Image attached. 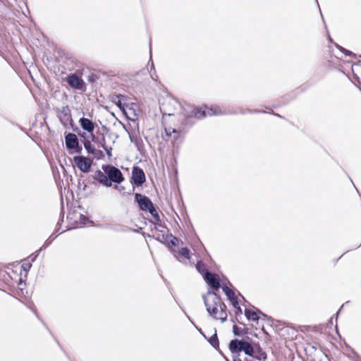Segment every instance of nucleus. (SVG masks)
Listing matches in <instances>:
<instances>
[{
    "mask_svg": "<svg viewBox=\"0 0 361 361\" xmlns=\"http://www.w3.org/2000/svg\"><path fill=\"white\" fill-rule=\"evenodd\" d=\"M102 171L97 169L91 175L93 181H88V183L97 185L101 184L106 188L112 186V183L121 184L124 180V177L119 169L106 164L102 165Z\"/></svg>",
    "mask_w": 361,
    "mask_h": 361,
    "instance_id": "nucleus-1",
    "label": "nucleus"
},
{
    "mask_svg": "<svg viewBox=\"0 0 361 361\" xmlns=\"http://www.w3.org/2000/svg\"><path fill=\"white\" fill-rule=\"evenodd\" d=\"M204 304L208 314L215 319H220L222 323L227 320L226 305L220 295L209 288L207 295H202Z\"/></svg>",
    "mask_w": 361,
    "mask_h": 361,
    "instance_id": "nucleus-2",
    "label": "nucleus"
},
{
    "mask_svg": "<svg viewBox=\"0 0 361 361\" xmlns=\"http://www.w3.org/2000/svg\"><path fill=\"white\" fill-rule=\"evenodd\" d=\"M182 114L183 117L180 119L181 123L189 128L194 124V118L202 119L207 116L205 109L192 106H188L183 108Z\"/></svg>",
    "mask_w": 361,
    "mask_h": 361,
    "instance_id": "nucleus-3",
    "label": "nucleus"
},
{
    "mask_svg": "<svg viewBox=\"0 0 361 361\" xmlns=\"http://www.w3.org/2000/svg\"><path fill=\"white\" fill-rule=\"evenodd\" d=\"M154 238L157 241L166 245L169 249L170 252L173 255V256L178 259L176 250L174 248L178 245L179 239L178 238L174 236L171 233L164 234L161 232L159 233L158 235Z\"/></svg>",
    "mask_w": 361,
    "mask_h": 361,
    "instance_id": "nucleus-4",
    "label": "nucleus"
},
{
    "mask_svg": "<svg viewBox=\"0 0 361 361\" xmlns=\"http://www.w3.org/2000/svg\"><path fill=\"white\" fill-rule=\"evenodd\" d=\"M134 202L137 204L139 209L142 212H149L155 207L149 197L139 192L134 194Z\"/></svg>",
    "mask_w": 361,
    "mask_h": 361,
    "instance_id": "nucleus-5",
    "label": "nucleus"
},
{
    "mask_svg": "<svg viewBox=\"0 0 361 361\" xmlns=\"http://www.w3.org/2000/svg\"><path fill=\"white\" fill-rule=\"evenodd\" d=\"M234 341L231 345L235 352L243 351L246 355L253 358L255 350L247 340L234 338Z\"/></svg>",
    "mask_w": 361,
    "mask_h": 361,
    "instance_id": "nucleus-6",
    "label": "nucleus"
},
{
    "mask_svg": "<svg viewBox=\"0 0 361 361\" xmlns=\"http://www.w3.org/2000/svg\"><path fill=\"white\" fill-rule=\"evenodd\" d=\"M73 162L81 172L87 173L91 171L93 159L88 157L76 155L73 157Z\"/></svg>",
    "mask_w": 361,
    "mask_h": 361,
    "instance_id": "nucleus-7",
    "label": "nucleus"
},
{
    "mask_svg": "<svg viewBox=\"0 0 361 361\" xmlns=\"http://www.w3.org/2000/svg\"><path fill=\"white\" fill-rule=\"evenodd\" d=\"M146 181V176L142 169L139 166H133L131 174V183L137 187H140Z\"/></svg>",
    "mask_w": 361,
    "mask_h": 361,
    "instance_id": "nucleus-8",
    "label": "nucleus"
},
{
    "mask_svg": "<svg viewBox=\"0 0 361 361\" xmlns=\"http://www.w3.org/2000/svg\"><path fill=\"white\" fill-rule=\"evenodd\" d=\"M55 111L59 114L58 118L64 127H67L68 123H73L71 111L68 105L63 106L61 109L56 108Z\"/></svg>",
    "mask_w": 361,
    "mask_h": 361,
    "instance_id": "nucleus-9",
    "label": "nucleus"
},
{
    "mask_svg": "<svg viewBox=\"0 0 361 361\" xmlns=\"http://www.w3.org/2000/svg\"><path fill=\"white\" fill-rule=\"evenodd\" d=\"M66 81L70 87L72 88L85 91L86 85L84 80L79 76L74 73H71L66 77Z\"/></svg>",
    "mask_w": 361,
    "mask_h": 361,
    "instance_id": "nucleus-10",
    "label": "nucleus"
},
{
    "mask_svg": "<svg viewBox=\"0 0 361 361\" xmlns=\"http://www.w3.org/2000/svg\"><path fill=\"white\" fill-rule=\"evenodd\" d=\"M64 217V207L63 203L61 204V211L60 213V218L57 223L58 228L55 229V231L51 234V235L48 238L47 240L42 245V248L44 250L51 244V243L54 240V239L59 235V231L61 227V223L63 221Z\"/></svg>",
    "mask_w": 361,
    "mask_h": 361,
    "instance_id": "nucleus-11",
    "label": "nucleus"
},
{
    "mask_svg": "<svg viewBox=\"0 0 361 361\" xmlns=\"http://www.w3.org/2000/svg\"><path fill=\"white\" fill-rule=\"evenodd\" d=\"M64 137L66 149L70 154H73V147L78 146L79 142L78 135L73 133H65Z\"/></svg>",
    "mask_w": 361,
    "mask_h": 361,
    "instance_id": "nucleus-12",
    "label": "nucleus"
},
{
    "mask_svg": "<svg viewBox=\"0 0 361 361\" xmlns=\"http://www.w3.org/2000/svg\"><path fill=\"white\" fill-rule=\"evenodd\" d=\"M204 281L206 283L211 286L214 290H218L220 288V277L216 274H212L211 272H207L204 277Z\"/></svg>",
    "mask_w": 361,
    "mask_h": 361,
    "instance_id": "nucleus-13",
    "label": "nucleus"
},
{
    "mask_svg": "<svg viewBox=\"0 0 361 361\" xmlns=\"http://www.w3.org/2000/svg\"><path fill=\"white\" fill-rule=\"evenodd\" d=\"M252 307L255 310H256L259 317H262L264 319H266L267 321V324H269L271 326L274 327L276 329V330H281V329L279 328V325L274 324L275 322L278 323L279 325H284L286 324L284 322L275 320L271 317L268 316L267 314H266L265 313L262 312L259 309H258L254 306H252Z\"/></svg>",
    "mask_w": 361,
    "mask_h": 361,
    "instance_id": "nucleus-14",
    "label": "nucleus"
},
{
    "mask_svg": "<svg viewBox=\"0 0 361 361\" xmlns=\"http://www.w3.org/2000/svg\"><path fill=\"white\" fill-rule=\"evenodd\" d=\"M252 307L255 310H256L259 317H262L264 319H266L267 321V324H269L271 326L274 327L276 329V330H281V329L279 328V325L274 324L275 322L278 323L279 325H284L286 324L284 322L275 320L271 317L268 316L267 314H266L265 313L262 312L259 309H258L254 306H252Z\"/></svg>",
    "mask_w": 361,
    "mask_h": 361,
    "instance_id": "nucleus-15",
    "label": "nucleus"
},
{
    "mask_svg": "<svg viewBox=\"0 0 361 361\" xmlns=\"http://www.w3.org/2000/svg\"><path fill=\"white\" fill-rule=\"evenodd\" d=\"M78 123L82 130L88 133L94 132L95 126H97L91 119L85 117H81L79 119Z\"/></svg>",
    "mask_w": 361,
    "mask_h": 361,
    "instance_id": "nucleus-16",
    "label": "nucleus"
},
{
    "mask_svg": "<svg viewBox=\"0 0 361 361\" xmlns=\"http://www.w3.org/2000/svg\"><path fill=\"white\" fill-rule=\"evenodd\" d=\"M245 316L248 321L256 322L258 324L259 316L256 310L245 308L244 311Z\"/></svg>",
    "mask_w": 361,
    "mask_h": 361,
    "instance_id": "nucleus-17",
    "label": "nucleus"
},
{
    "mask_svg": "<svg viewBox=\"0 0 361 361\" xmlns=\"http://www.w3.org/2000/svg\"><path fill=\"white\" fill-rule=\"evenodd\" d=\"M233 333L235 336H247L249 334L248 328H241L238 326L236 324H233Z\"/></svg>",
    "mask_w": 361,
    "mask_h": 361,
    "instance_id": "nucleus-18",
    "label": "nucleus"
},
{
    "mask_svg": "<svg viewBox=\"0 0 361 361\" xmlns=\"http://www.w3.org/2000/svg\"><path fill=\"white\" fill-rule=\"evenodd\" d=\"M209 344L216 350H219V341L216 333V330L214 331V334L211 336L209 338L206 339Z\"/></svg>",
    "mask_w": 361,
    "mask_h": 361,
    "instance_id": "nucleus-19",
    "label": "nucleus"
},
{
    "mask_svg": "<svg viewBox=\"0 0 361 361\" xmlns=\"http://www.w3.org/2000/svg\"><path fill=\"white\" fill-rule=\"evenodd\" d=\"M116 97L117 100H114V102L121 111H123L126 107H128V104L122 102V100L126 99V97L123 94H117Z\"/></svg>",
    "mask_w": 361,
    "mask_h": 361,
    "instance_id": "nucleus-20",
    "label": "nucleus"
},
{
    "mask_svg": "<svg viewBox=\"0 0 361 361\" xmlns=\"http://www.w3.org/2000/svg\"><path fill=\"white\" fill-rule=\"evenodd\" d=\"M197 271L203 276L204 277L207 272H209L207 270V266L205 264L202 262L201 260H198L195 265Z\"/></svg>",
    "mask_w": 361,
    "mask_h": 361,
    "instance_id": "nucleus-21",
    "label": "nucleus"
},
{
    "mask_svg": "<svg viewBox=\"0 0 361 361\" xmlns=\"http://www.w3.org/2000/svg\"><path fill=\"white\" fill-rule=\"evenodd\" d=\"M149 213L151 214L152 217V220H149V221L150 223H152V224H158L159 222H160V216H159V214L158 213V211H157V209L156 207V206L152 209Z\"/></svg>",
    "mask_w": 361,
    "mask_h": 361,
    "instance_id": "nucleus-22",
    "label": "nucleus"
},
{
    "mask_svg": "<svg viewBox=\"0 0 361 361\" xmlns=\"http://www.w3.org/2000/svg\"><path fill=\"white\" fill-rule=\"evenodd\" d=\"M176 254L178 256V260H180L178 257L179 255H181L185 259H190L191 252L188 247H181L178 251L176 250Z\"/></svg>",
    "mask_w": 361,
    "mask_h": 361,
    "instance_id": "nucleus-23",
    "label": "nucleus"
},
{
    "mask_svg": "<svg viewBox=\"0 0 361 361\" xmlns=\"http://www.w3.org/2000/svg\"><path fill=\"white\" fill-rule=\"evenodd\" d=\"M235 341H234V338L231 340L229 343H228V349L232 355V357H233V361H241V359L240 358V353L242 351H238V352H235L234 350H233V348L232 347V343Z\"/></svg>",
    "mask_w": 361,
    "mask_h": 361,
    "instance_id": "nucleus-24",
    "label": "nucleus"
},
{
    "mask_svg": "<svg viewBox=\"0 0 361 361\" xmlns=\"http://www.w3.org/2000/svg\"><path fill=\"white\" fill-rule=\"evenodd\" d=\"M101 142H102V145L99 147H102L105 150L108 157L111 158V156H112V153H111L112 147H109V146H107L106 145L105 135H103V134H102Z\"/></svg>",
    "mask_w": 361,
    "mask_h": 361,
    "instance_id": "nucleus-25",
    "label": "nucleus"
},
{
    "mask_svg": "<svg viewBox=\"0 0 361 361\" xmlns=\"http://www.w3.org/2000/svg\"><path fill=\"white\" fill-rule=\"evenodd\" d=\"M134 145L140 154L145 150L144 142L140 136L135 135Z\"/></svg>",
    "mask_w": 361,
    "mask_h": 361,
    "instance_id": "nucleus-26",
    "label": "nucleus"
},
{
    "mask_svg": "<svg viewBox=\"0 0 361 361\" xmlns=\"http://www.w3.org/2000/svg\"><path fill=\"white\" fill-rule=\"evenodd\" d=\"M180 132L181 130H178V133H174L171 140V143L173 145V146L176 145H178L183 142V137L180 135Z\"/></svg>",
    "mask_w": 361,
    "mask_h": 361,
    "instance_id": "nucleus-27",
    "label": "nucleus"
},
{
    "mask_svg": "<svg viewBox=\"0 0 361 361\" xmlns=\"http://www.w3.org/2000/svg\"><path fill=\"white\" fill-rule=\"evenodd\" d=\"M220 288H221L224 293L227 296L228 299H231V298H232L235 295L234 291L233 290H231L228 287L226 283H223V284L221 285Z\"/></svg>",
    "mask_w": 361,
    "mask_h": 361,
    "instance_id": "nucleus-28",
    "label": "nucleus"
},
{
    "mask_svg": "<svg viewBox=\"0 0 361 361\" xmlns=\"http://www.w3.org/2000/svg\"><path fill=\"white\" fill-rule=\"evenodd\" d=\"M220 288H221L224 293L227 296L228 299H231V298H232L235 295L234 291L233 290H231L228 287L226 283H223V284L221 285Z\"/></svg>",
    "mask_w": 361,
    "mask_h": 361,
    "instance_id": "nucleus-29",
    "label": "nucleus"
},
{
    "mask_svg": "<svg viewBox=\"0 0 361 361\" xmlns=\"http://www.w3.org/2000/svg\"><path fill=\"white\" fill-rule=\"evenodd\" d=\"M253 359L259 360V361H265L267 359V355L264 350L262 351H255V353L253 356Z\"/></svg>",
    "mask_w": 361,
    "mask_h": 361,
    "instance_id": "nucleus-30",
    "label": "nucleus"
},
{
    "mask_svg": "<svg viewBox=\"0 0 361 361\" xmlns=\"http://www.w3.org/2000/svg\"><path fill=\"white\" fill-rule=\"evenodd\" d=\"M84 148L88 154H92L95 150V147L91 143V141L83 142Z\"/></svg>",
    "mask_w": 361,
    "mask_h": 361,
    "instance_id": "nucleus-31",
    "label": "nucleus"
},
{
    "mask_svg": "<svg viewBox=\"0 0 361 361\" xmlns=\"http://www.w3.org/2000/svg\"><path fill=\"white\" fill-rule=\"evenodd\" d=\"M31 267L32 263L28 261V259H24L21 265V269L25 271V276H27V272L30 270Z\"/></svg>",
    "mask_w": 361,
    "mask_h": 361,
    "instance_id": "nucleus-32",
    "label": "nucleus"
},
{
    "mask_svg": "<svg viewBox=\"0 0 361 361\" xmlns=\"http://www.w3.org/2000/svg\"><path fill=\"white\" fill-rule=\"evenodd\" d=\"M247 341H249L250 344H251L252 347L253 348V349L255 350V351H262V350H264L259 343V342H256V341H254L252 338H250L249 336H247Z\"/></svg>",
    "mask_w": 361,
    "mask_h": 361,
    "instance_id": "nucleus-33",
    "label": "nucleus"
},
{
    "mask_svg": "<svg viewBox=\"0 0 361 361\" xmlns=\"http://www.w3.org/2000/svg\"><path fill=\"white\" fill-rule=\"evenodd\" d=\"M80 224L83 226L87 225L88 224L93 225L94 222H93V221L90 219L87 216L80 214Z\"/></svg>",
    "mask_w": 361,
    "mask_h": 361,
    "instance_id": "nucleus-34",
    "label": "nucleus"
},
{
    "mask_svg": "<svg viewBox=\"0 0 361 361\" xmlns=\"http://www.w3.org/2000/svg\"><path fill=\"white\" fill-rule=\"evenodd\" d=\"M44 250V248H42V247H41L39 250H37V251H35V252H33L32 254H31L28 257H27L26 259H28V261H30L31 263L32 262H34L36 259L37 258V257L39 256V253L43 250Z\"/></svg>",
    "mask_w": 361,
    "mask_h": 361,
    "instance_id": "nucleus-35",
    "label": "nucleus"
},
{
    "mask_svg": "<svg viewBox=\"0 0 361 361\" xmlns=\"http://www.w3.org/2000/svg\"><path fill=\"white\" fill-rule=\"evenodd\" d=\"M335 46L337 49H338L343 54H344L347 56H353L355 54L350 50L345 49L341 45L335 43Z\"/></svg>",
    "mask_w": 361,
    "mask_h": 361,
    "instance_id": "nucleus-36",
    "label": "nucleus"
},
{
    "mask_svg": "<svg viewBox=\"0 0 361 361\" xmlns=\"http://www.w3.org/2000/svg\"><path fill=\"white\" fill-rule=\"evenodd\" d=\"M247 112L250 113V114L267 113L265 111H261V110H258V109H239V113H240L242 114H245Z\"/></svg>",
    "mask_w": 361,
    "mask_h": 361,
    "instance_id": "nucleus-37",
    "label": "nucleus"
},
{
    "mask_svg": "<svg viewBox=\"0 0 361 361\" xmlns=\"http://www.w3.org/2000/svg\"><path fill=\"white\" fill-rule=\"evenodd\" d=\"M92 154L94 155V158L97 160L103 159L105 157L104 153L101 149H95Z\"/></svg>",
    "mask_w": 361,
    "mask_h": 361,
    "instance_id": "nucleus-38",
    "label": "nucleus"
},
{
    "mask_svg": "<svg viewBox=\"0 0 361 361\" xmlns=\"http://www.w3.org/2000/svg\"><path fill=\"white\" fill-rule=\"evenodd\" d=\"M90 137H91V140L90 141H91V142H94L95 144H97L99 147L102 145V142H101V138H99V135H96L94 132H92V133H90Z\"/></svg>",
    "mask_w": 361,
    "mask_h": 361,
    "instance_id": "nucleus-39",
    "label": "nucleus"
},
{
    "mask_svg": "<svg viewBox=\"0 0 361 361\" xmlns=\"http://www.w3.org/2000/svg\"><path fill=\"white\" fill-rule=\"evenodd\" d=\"M345 348H346V350H349L357 358V361H361V357L348 344H345Z\"/></svg>",
    "mask_w": 361,
    "mask_h": 361,
    "instance_id": "nucleus-40",
    "label": "nucleus"
},
{
    "mask_svg": "<svg viewBox=\"0 0 361 361\" xmlns=\"http://www.w3.org/2000/svg\"><path fill=\"white\" fill-rule=\"evenodd\" d=\"M165 134L168 137H171L173 133H177L178 129L171 128H164Z\"/></svg>",
    "mask_w": 361,
    "mask_h": 361,
    "instance_id": "nucleus-41",
    "label": "nucleus"
},
{
    "mask_svg": "<svg viewBox=\"0 0 361 361\" xmlns=\"http://www.w3.org/2000/svg\"><path fill=\"white\" fill-rule=\"evenodd\" d=\"M99 79V76L97 74L91 73L87 76V81L90 83H94Z\"/></svg>",
    "mask_w": 361,
    "mask_h": 361,
    "instance_id": "nucleus-42",
    "label": "nucleus"
},
{
    "mask_svg": "<svg viewBox=\"0 0 361 361\" xmlns=\"http://www.w3.org/2000/svg\"><path fill=\"white\" fill-rule=\"evenodd\" d=\"M208 114L210 115V116H212V115H219V114H221V111L220 110V109L219 108H216V107H211L209 111H208Z\"/></svg>",
    "mask_w": 361,
    "mask_h": 361,
    "instance_id": "nucleus-43",
    "label": "nucleus"
},
{
    "mask_svg": "<svg viewBox=\"0 0 361 361\" xmlns=\"http://www.w3.org/2000/svg\"><path fill=\"white\" fill-rule=\"evenodd\" d=\"M78 135L82 139V143H83V142H85V141L87 142V141L90 140L88 139L89 137H88L87 133L86 131L84 132V131L80 130V132H78Z\"/></svg>",
    "mask_w": 361,
    "mask_h": 361,
    "instance_id": "nucleus-44",
    "label": "nucleus"
},
{
    "mask_svg": "<svg viewBox=\"0 0 361 361\" xmlns=\"http://www.w3.org/2000/svg\"><path fill=\"white\" fill-rule=\"evenodd\" d=\"M231 303V305H233V307L235 309L236 307H240V305H239V301L238 300V298L235 297V295H234L233 297L231 298V299H228Z\"/></svg>",
    "mask_w": 361,
    "mask_h": 361,
    "instance_id": "nucleus-45",
    "label": "nucleus"
},
{
    "mask_svg": "<svg viewBox=\"0 0 361 361\" xmlns=\"http://www.w3.org/2000/svg\"><path fill=\"white\" fill-rule=\"evenodd\" d=\"M149 54H150V58H149V63L151 62L149 72L152 73V71H153V72L155 73L156 71H155L154 65V63H153L152 59L151 40H149Z\"/></svg>",
    "mask_w": 361,
    "mask_h": 361,
    "instance_id": "nucleus-46",
    "label": "nucleus"
},
{
    "mask_svg": "<svg viewBox=\"0 0 361 361\" xmlns=\"http://www.w3.org/2000/svg\"><path fill=\"white\" fill-rule=\"evenodd\" d=\"M188 319L191 322V323L194 325V326L196 328V329L200 332V334L205 338L207 339V337L204 334V333L202 331V329L197 327L194 322L191 320L190 317L185 312Z\"/></svg>",
    "mask_w": 361,
    "mask_h": 361,
    "instance_id": "nucleus-47",
    "label": "nucleus"
},
{
    "mask_svg": "<svg viewBox=\"0 0 361 361\" xmlns=\"http://www.w3.org/2000/svg\"><path fill=\"white\" fill-rule=\"evenodd\" d=\"M5 119L8 121L12 126L17 127L22 131H25V128L17 123L16 121L8 119V118H5Z\"/></svg>",
    "mask_w": 361,
    "mask_h": 361,
    "instance_id": "nucleus-48",
    "label": "nucleus"
},
{
    "mask_svg": "<svg viewBox=\"0 0 361 361\" xmlns=\"http://www.w3.org/2000/svg\"><path fill=\"white\" fill-rule=\"evenodd\" d=\"M82 151V145H80V143H78V146H75L73 147V152L77 154H81Z\"/></svg>",
    "mask_w": 361,
    "mask_h": 361,
    "instance_id": "nucleus-49",
    "label": "nucleus"
},
{
    "mask_svg": "<svg viewBox=\"0 0 361 361\" xmlns=\"http://www.w3.org/2000/svg\"><path fill=\"white\" fill-rule=\"evenodd\" d=\"M154 230L158 231L159 233H161L162 231L159 230L157 228L158 226L161 227V228H166V226L164 225V224H162L161 220H160V222H159L158 224H154Z\"/></svg>",
    "mask_w": 361,
    "mask_h": 361,
    "instance_id": "nucleus-50",
    "label": "nucleus"
},
{
    "mask_svg": "<svg viewBox=\"0 0 361 361\" xmlns=\"http://www.w3.org/2000/svg\"><path fill=\"white\" fill-rule=\"evenodd\" d=\"M81 185H83L82 190L84 191L86 190V189L87 188V183H85L84 180H81V179H79L78 183V187L80 188Z\"/></svg>",
    "mask_w": 361,
    "mask_h": 361,
    "instance_id": "nucleus-51",
    "label": "nucleus"
},
{
    "mask_svg": "<svg viewBox=\"0 0 361 361\" xmlns=\"http://www.w3.org/2000/svg\"><path fill=\"white\" fill-rule=\"evenodd\" d=\"M122 125H123V129H124V130H125L128 133L129 139H130V142H131L135 143V135L134 136V135H131V134L128 132V130H127V128H126V126H125L124 124H122Z\"/></svg>",
    "mask_w": 361,
    "mask_h": 361,
    "instance_id": "nucleus-52",
    "label": "nucleus"
},
{
    "mask_svg": "<svg viewBox=\"0 0 361 361\" xmlns=\"http://www.w3.org/2000/svg\"><path fill=\"white\" fill-rule=\"evenodd\" d=\"M70 124H71V129L73 132H75L78 134V132L80 131V129L77 126L75 125L73 121V123H70Z\"/></svg>",
    "mask_w": 361,
    "mask_h": 361,
    "instance_id": "nucleus-53",
    "label": "nucleus"
},
{
    "mask_svg": "<svg viewBox=\"0 0 361 361\" xmlns=\"http://www.w3.org/2000/svg\"><path fill=\"white\" fill-rule=\"evenodd\" d=\"M23 285L25 286V282L22 278H20L18 281V286H20V290L23 289V288L21 287V286H23Z\"/></svg>",
    "mask_w": 361,
    "mask_h": 361,
    "instance_id": "nucleus-54",
    "label": "nucleus"
},
{
    "mask_svg": "<svg viewBox=\"0 0 361 361\" xmlns=\"http://www.w3.org/2000/svg\"><path fill=\"white\" fill-rule=\"evenodd\" d=\"M108 137L109 139H111L113 137H114L115 139H117L118 137V135L114 133H110L109 135H108Z\"/></svg>",
    "mask_w": 361,
    "mask_h": 361,
    "instance_id": "nucleus-55",
    "label": "nucleus"
},
{
    "mask_svg": "<svg viewBox=\"0 0 361 361\" xmlns=\"http://www.w3.org/2000/svg\"><path fill=\"white\" fill-rule=\"evenodd\" d=\"M242 313H243V312H242V309H241L240 306L239 307L235 308V315L236 316L241 315Z\"/></svg>",
    "mask_w": 361,
    "mask_h": 361,
    "instance_id": "nucleus-56",
    "label": "nucleus"
},
{
    "mask_svg": "<svg viewBox=\"0 0 361 361\" xmlns=\"http://www.w3.org/2000/svg\"><path fill=\"white\" fill-rule=\"evenodd\" d=\"M307 87H308L307 85L303 84L298 87V90H300L302 92H303L305 91L307 89Z\"/></svg>",
    "mask_w": 361,
    "mask_h": 361,
    "instance_id": "nucleus-57",
    "label": "nucleus"
},
{
    "mask_svg": "<svg viewBox=\"0 0 361 361\" xmlns=\"http://www.w3.org/2000/svg\"><path fill=\"white\" fill-rule=\"evenodd\" d=\"M118 184H116V185H115V188H116V189H118V190L119 191H121V192L125 190V187H124V186L121 185V186H119V187H118Z\"/></svg>",
    "mask_w": 361,
    "mask_h": 361,
    "instance_id": "nucleus-58",
    "label": "nucleus"
},
{
    "mask_svg": "<svg viewBox=\"0 0 361 361\" xmlns=\"http://www.w3.org/2000/svg\"><path fill=\"white\" fill-rule=\"evenodd\" d=\"M151 77H152V79L153 80H155V81H157V80L158 75H157L156 72H155V73H154V72H153V73H152V74H151Z\"/></svg>",
    "mask_w": 361,
    "mask_h": 361,
    "instance_id": "nucleus-59",
    "label": "nucleus"
},
{
    "mask_svg": "<svg viewBox=\"0 0 361 361\" xmlns=\"http://www.w3.org/2000/svg\"><path fill=\"white\" fill-rule=\"evenodd\" d=\"M102 129L106 133H108L110 130L109 128H108L106 126H102Z\"/></svg>",
    "mask_w": 361,
    "mask_h": 361,
    "instance_id": "nucleus-60",
    "label": "nucleus"
},
{
    "mask_svg": "<svg viewBox=\"0 0 361 361\" xmlns=\"http://www.w3.org/2000/svg\"><path fill=\"white\" fill-rule=\"evenodd\" d=\"M269 114H273V115H274V116H278V117H279V118H283V116H281L280 114H277V113H275V112H274V111H271V112H270Z\"/></svg>",
    "mask_w": 361,
    "mask_h": 361,
    "instance_id": "nucleus-61",
    "label": "nucleus"
},
{
    "mask_svg": "<svg viewBox=\"0 0 361 361\" xmlns=\"http://www.w3.org/2000/svg\"><path fill=\"white\" fill-rule=\"evenodd\" d=\"M97 135H99V138H102V134L104 135V133H101L99 130L97 131Z\"/></svg>",
    "mask_w": 361,
    "mask_h": 361,
    "instance_id": "nucleus-62",
    "label": "nucleus"
},
{
    "mask_svg": "<svg viewBox=\"0 0 361 361\" xmlns=\"http://www.w3.org/2000/svg\"><path fill=\"white\" fill-rule=\"evenodd\" d=\"M333 320H334V317H331V319L329 321L328 324L332 325L333 324Z\"/></svg>",
    "mask_w": 361,
    "mask_h": 361,
    "instance_id": "nucleus-63",
    "label": "nucleus"
},
{
    "mask_svg": "<svg viewBox=\"0 0 361 361\" xmlns=\"http://www.w3.org/2000/svg\"><path fill=\"white\" fill-rule=\"evenodd\" d=\"M244 361H253V360L251 359L245 358Z\"/></svg>",
    "mask_w": 361,
    "mask_h": 361,
    "instance_id": "nucleus-64",
    "label": "nucleus"
}]
</instances>
